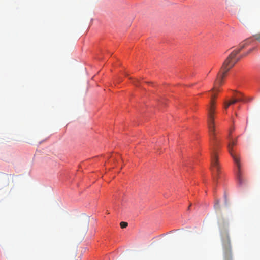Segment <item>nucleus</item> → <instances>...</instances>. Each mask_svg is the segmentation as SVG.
<instances>
[{
    "label": "nucleus",
    "instance_id": "nucleus-1",
    "mask_svg": "<svg viewBox=\"0 0 260 260\" xmlns=\"http://www.w3.org/2000/svg\"><path fill=\"white\" fill-rule=\"evenodd\" d=\"M250 43V40L247 39L241 43L239 48L234 50L224 61L217 78L214 82L212 89L208 92H211V100L208 106L207 122L210 136V153H211V170L215 183H217L219 179H221L223 173L218 161V150L219 141L216 137V129L214 122V114L215 112V99L217 94L220 91L219 86L222 85L223 80L228 71L239 61L236 58V55Z\"/></svg>",
    "mask_w": 260,
    "mask_h": 260
},
{
    "label": "nucleus",
    "instance_id": "nucleus-2",
    "mask_svg": "<svg viewBox=\"0 0 260 260\" xmlns=\"http://www.w3.org/2000/svg\"><path fill=\"white\" fill-rule=\"evenodd\" d=\"M229 138L230 139V142L228 144L229 152L230 153L231 156L232 157L235 164L237 165V167L238 168L237 178H238L239 183L241 184L242 179V177L240 174V160H239L238 156L234 153V149H233L234 146L236 145L237 144V141H236V140H233L231 137L230 134L229 136Z\"/></svg>",
    "mask_w": 260,
    "mask_h": 260
},
{
    "label": "nucleus",
    "instance_id": "nucleus-3",
    "mask_svg": "<svg viewBox=\"0 0 260 260\" xmlns=\"http://www.w3.org/2000/svg\"><path fill=\"white\" fill-rule=\"evenodd\" d=\"M224 260H231L232 258L231 246L229 236L226 235L222 240Z\"/></svg>",
    "mask_w": 260,
    "mask_h": 260
},
{
    "label": "nucleus",
    "instance_id": "nucleus-4",
    "mask_svg": "<svg viewBox=\"0 0 260 260\" xmlns=\"http://www.w3.org/2000/svg\"><path fill=\"white\" fill-rule=\"evenodd\" d=\"M235 99L236 100H237V102L245 101L243 98V95L241 93H238L236 95Z\"/></svg>",
    "mask_w": 260,
    "mask_h": 260
},
{
    "label": "nucleus",
    "instance_id": "nucleus-5",
    "mask_svg": "<svg viewBox=\"0 0 260 260\" xmlns=\"http://www.w3.org/2000/svg\"><path fill=\"white\" fill-rule=\"evenodd\" d=\"M214 208L216 209H220V201L219 200H216L214 204Z\"/></svg>",
    "mask_w": 260,
    "mask_h": 260
},
{
    "label": "nucleus",
    "instance_id": "nucleus-6",
    "mask_svg": "<svg viewBox=\"0 0 260 260\" xmlns=\"http://www.w3.org/2000/svg\"><path fill=\"white\" fill-rule=\"evenodd\" d=\"M120 226L121 228H126L128 225V223L126 222L122 221L120 222Z\"/></svg>",
    "mask_w": 260,
    "mask_h": 260
},
{
    "label": "nucleus",
    "instance_id": "nucleus-7",
    "mask_svg": "<svg viewBox=\"0 0 260 260\" xmlns=\"http://www.w3.org/2000/svg\"><path fill=\"white\" fill-rule=\"evenodd\" d=\"M228 102L229 103V104L233 105V104H235L236 102H237V100H236V99L234 98V99H233L231 100L230 101H228Z\"/></svg>",
    "mask_w": 260,
    "mask_h": 260
},
{
    "label": "nucleus",
    "instance_id": "nucleus-8",
    "mask_svg": "<svg viewBox=\"0 0 260 260\" xmlns=\"http://www.w3.org/2000/svg\"><path fill=\"white\" fill-rule=\"evenodd\" d=\"M254 37H255V40H256L258 41L259 42H260V33L254 36Z\"/></svg>",
    "mask_w": 260,
    "mask_h": 260
},
{
    "label": "nucleus",
    "instance_id": "nucleus-9",
    "mask_svg": "<svg viewBox=\"0 0 260 260\" xmlns=\"http://www.w3.org/2000/svg\"><path fill=\"white\" fill-rule=\"evenodd\" d=\"M231 105L229 104V103L228 102V101H225L224 102V108L225 109H228V108L229 107V106H230Z\"/></svg>",
    "mask_w": 260,
    "mask_h": 260
},
{
    "label": "nucleus",
    "instance_id": "nucleus-10",
    "mask_svg": "<svg viewBox=\"0 0 260 260\" xmlns=\"http://www.w3.org/2000/svg\"><path fill=\"white\" fill-rule=\"evenodd\" d=\"M133 82L134 85H135L136 86H137V83L139 82V80H138V79H136Z\"/></svg>",
    "mask_w": 260,
    "mask_h": 260
},
{
    "label": "nucleus",
    "instance_id": "nucleus-11",
    "mask_svg": "<svg viewBox=\"0 0 260 260\" xmlns=\"http://www.w3.org/2000/svg\"><path fill=\"white\" fill-rule=\"evenodd\" d=\"M253 99V98H249L247 100H245V101H252Z\"/></svg>",
    "mask_w": 260,
    "mask_h": 260
},
{
    "label": "nucleus",
    "instance_id": "nucleus-12",
    "mask_svg": "<svg viewBox=\"0 0 260 260\" xmlns=\"http://www.w3.org/2000/svg\"><path fill=\"white\" fill-rule=\"evenodd\" d=\"M224 198H225V202L226 203V195L225 194H224Z\"/></svg>",
    "mask_w": 260,
    "mask_h": 260
},
{
    "label": "nucleus",
    "instance_id": "nucleus-13",
    "mask_svg": "<svg viewBox=\"0 0 260 260\" xmlns=\"http://www.w3.org/2000/svg\"><path fill=\"white\" fill-rule=\"evenodd\" d=\"M251 51H252V49L249 50V51H248V53H249Z\"/></svg>",
    "mask_w": 260,
    "mask_h": 260
},
{
    "label": "nucleus",
    "instance_id": "nucleus-14",
    "mask_svg": "<svg viewBox=\"0 0 260 260\" xmlns=\"http://www.w3.org/2000/svg\"><path fill=\"white\" fill-rule=\"evenodd\" d=\"M190 206H191V205H190L188 207V210L190 209Z\"/></svg>",
    "mask_w": 260,
    "mask_h": 260
}]
</instances>
